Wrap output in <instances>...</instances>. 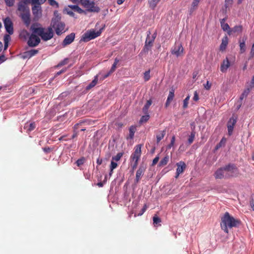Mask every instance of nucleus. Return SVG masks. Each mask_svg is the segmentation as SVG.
Segmentation results:
<instances>
[{
	"label": "nucleus",
	"mask_w": 254,
	"mask_h": 254,
	"mask_svg": "<svg viewBox=\"0 0 254 254\" xmlns=\"http://www.w3.org/2000/svg\"><path fill=\"white\" fill-rule=\"evenodd\" d=\"M238 174V169L236 165L229 163L217 169L214 175L216 179H226L231 177H237Z\"/></svg>",
	"instance_id": "nucleus-1"
},
{
	"label": "nucleus",
	"mask_w": 254,
	"mask_h": 254,
	"mask_svg": "<svg viewBox=\"0 0 254 254\" xmlns=\"http://www.w3.org/2000/svg\"><path fill=\"white\" fill-rule=\"evenodd\" d=\"M240 223V221L235 219L231 216L228 212L224 213L223 216L221 219V229L226 233H228L229 229L233 227H238Z\"/></svg>",
	"instance_id": "nucleus-2"
},
{
	"label": "nucleus",
	"mask_w": 254,
	"mask_h": 254,
	"mask_svg": "<svg viewBox=\"0 0 254 254\" xmlns=\"http://www.w3.org/2000/svg\"><path fill=\"white\" fill-rule=\"evenodd\" d=\"M38 24H33L31 26L30 30L32 31V34L30 35V43L31 40L34 39L36 43L33 46L38 45L40 42V39L38 36H41L44 32V28L42 27H38Z\"/></svg>",
	"instance_id": "nucleus-3"
},
{
	"label": "nucleus",
	"mask_w": 254,
	"mask_h": 254,
	"mask_svg": "<svg viewBox=\"0 0 254 254\" xmlns=\"http://www.w3.org/2000/svg\"><path fill=\"white\" fill-rule=\"evenodd\" d=\"M81 5L86 8V12L98 13L100 11V8L95 5L93 0H80Z\"/></svg>",
	"instance_id": "nucleus-4"
},
{
	"label": "nucleus",
	"mask_w": 254,
	"mask_h": 254,
	"mask_svg": "<svg viewBox=\"0 0 254 254\" xmlns=\"http://www.w3.org/2000/svg\"><path fill=\"white\" fill-rule=\"evenodd\" d=\"M103 28L100 29L99 30L96 32L94 29L90 30L86 32L82 36L80 41L87 42L90 40L95 39V38L99 36L102 32Z\"/></svg>",
	"instance_id": "nucleus-5"
},
{
	"label": "nucleus",
	"mask_w": 254,
	"mask_h": 254,
	"mask_svg": "<svg viewBox=\"0 0 254 254\" xmlns=\"http://www.w3.org/2000/svg\"><path fill=\"white\" fill-rule=\"evenodd\" d=\"M51 25L52 27V28L55 29L56 33L58 35H61L65 31L64 30L65 24L61 20L51 22Z\"/></svg>",
	"instance_id": "nucleus-6"
},
{
	"label": "nucleus",
	"mask_w": 254,
	"mask_h": 254,
	"mask_svg": "<svg viewBox=\"0 0 254 254\" xmlns=\"http://www.w3.org/2000/svg\"><path fill=\"white\" fill-rule=\"evenodd\" d=\"M4 26L6 32L9 34L13 33V23L9 17H6L3 20Z\"/></svg>",
	"instance_id": "nucleus-7"
},
{
	"label": "nucleus",
	"mask_w": 254,
	"mask_h": 254,
	"mask_svg": "<svg viewBox=\"0 0 254 254\" xmlns=\"http://www.w3.org/2000/svg\"><path fill=\"white\" fill-rule=\"evenodd\" d=\"M141 144H138L136 146L134 152L130 156V159L132 161H138L141 156Z\"/></svg>",
	"instance_id": "nucleus-8"
},
{
	"label": "nucleus",
	"mask_w": 254,
	"mask_h": 254,
	"mask_svg": "<svg viewBox=\"0 0 254 254\" xmlns=\"http://www.w3.org/2000/svg\"><path fill=\"white\" fill-rule=\"evenodd\" d=\"M53 35L54 33L52 28L49 27L47 32L45 31V29L44 30V32H43V34L41 37L43 40L47 41L51 39L53 37Z\"/></svg>",
	"instance_id": "nucleus-9"
},
{
	"label": "nucleus",
	"mask_w": 254,
	"mask_h": 254,
	"mask_svg": "<svg viewBox=\"0 0 254 254\" xmlns=\"http://www.w3.org/2000/svg\"><path fill=\"white\" fill-rule=\"evenodd\" d=\"M184 48L180 43H176L174 47L172 49L171 53L177 57L180 56L183 52Z\"/></svg>",
	"instance_id": "nucleus-10"
},
{
	"label": "nucleus",
	"mask_w": 254,
	"mask_h": 254,
	"mask_svg": "<svg viewBox=\"0 0 254 254\" xmlns=\"http://www.w3.org/2000/svg\"><path fill=\"white\" fill-rule=\"evenodd\" d=\"M33 14L36 18H40L42 15V7L40 5H34L32 7Z\"/></svg>",
	"instance_id": "nucleus-11"
},
{
	"label": "nucleus",
	"mask_w": 254,
	"mask_h": 254,
	"mask_svg": "<svg viewBox=\"0 0 254 254\" xmlns=\"http://www.w3.org/2000/svg\"><path fill=\"white\" fill-rule=\"evenodd\" d=\"M75 38V33H71L70 34L67 35L62 43V45L63 47H65L66 46L70 44L74 40Z\"/></svg>",
	"instance_id": "nucleus-12"
},
{
	"label": "nucleus",
	"mask_w": 254,
	"mask_h": 254,
	"mask_svg": "<svg viewBox=\"0 0 254 254\" xmlns=\"http://www.w3.org/2000/svg\"><path fill=\"white\" fill-rule=\"evenodd\" d=\"M145 170V168L143 166H140L136 173L135 179L134 183L135 184L138 183L141 177L143 175Z\"/></svg>",
	"instance_id": "nucleus-13"
},
{
	"label": "nucleus",
	"mask_w": 254,
	"mask_h": 254,
	"mask_svg": "<svg viewBox=\"0 0 254 254\" xmlns=\"http://www.w3.org/2000/svg\"><path fill=\"white\" fill-rule=\"evenodd\" d=\"M150 35L151 32L150 31H148L145 44L153 46L154 40L156 37V33H154L152 36H150Z\"/></svg>",
	"instance_id": "nucleus-14"
},
{
	"label": "nucleus",
	"mask_w": 254,
	"mask_h": 254,
	"mask_svg": "<svg viewBox=\"0 0 254 254\" xmlns=\"http://www.w3.org/2000/svg\"><path fill=\"white\" fill-rule=\"evenodd\" d=\"M236 120L233 118H231L229 119L227 123V128L228 134L231 135L232 134L234 127L236 123Z\"/></svg>",
	"instance_id": "nucleus-15"
},
{
	"label": "nucleus",
	"mask_w": 254,
	"mask_h": 254,
	"mask_svg": "<svg viewBox=\"0 0 254 254\" xmlns=\"http://www.w3.org/2000/svg\"><path fill=\"white\" fill-rule=\"evenodd\" d=\"M20 16L21 17L24 24L27 26H29L31 22L30 11L27 12L26 13H21Z\"/></svg>",
	"instance_id": "nucleus-16"
},
{
	"label": "nucleus",
	"mask_w": 254,
	"mask_h": 254,
	"mask_svg": "<svg viewBox=\"0 0 254 254\" xmlns=\"http://www.w3.org/2000/svg\"><path fill=\"white\" fill-rule=\"evenodd\" d=\"M18 10L21 13H26L29 12L30 10L29 7L26 5L24 2L20 1L18 4Z\"/></svg>",
	"instance_id": "nucleus-17"
},
{
	"label": "nucleus",
	"mask_w": 254,
	"mask_h": 254,
	"mask_svg": "<svg viewBox=\"0 0 254 254\" xmlns=\"http://www.w3.org/2000/svg\"><path fill=\"white\" fill-rule=\"evenodd\" d=\"M230 66V63L228 58L224 60L220 66V70L222 72H226L227 69Z\"/></svg>",
	"instance_id": "nucleus-18"
},
{
	"label": "nucleus",
	"mask_w": 254,
	"mask_h": 254,
	"mask_svg": "<svg viewBox=\"0 0 254 254\" xmlns=\"http://www.w3.org/2000/svg\"><path fill=\"white\" fill-rule=\"evenodd\" d=\"M152 46L144 44L143 48L139 54V57H143L144 55L148 54V52L151 51Z\"/></svg>",
	"instance_id": "nucleus-19"
},
{
	"label": "nucleus",
	"mask_w": 254,
	"mask_h": 254,
	"mask_svg": "<svg viewBox=\"0 0 254 254\" xmlns=\"http://www.w3.org/2000/svg\"><path fill=\"white\" fill-rule=\"evenodd\" d=\"M177 169L176 172H177L178 174L182 173L186 167V164L183 161L177 163Z\"/></svg>",
	"instance_id": "nucleus-20"
},
{
	"label": "nucleus",
	"mask_w": 254,
	"mask_h": 254,
	"mask_svg": "<svg viewBox=\"0 0 254 254\" xmlns=\"http://www.w3.org/2000/svg\"><path fill=\"white\" fill-rule=\"evenodd\" d=\"M228 44V38L227 36H224L222 39V43L220 46V50L224 51L225 50Z\"/></svg>",
	"instance_id": "nucleus-21"
},
{
	"label": "nucleus",
	"mask_w": 254,
	"mask_h": 254,
	"mask_svg": "<svg viewBox=\"0 0 254 254\" xmlns=\"http://www.w3.org/2000/svg\"><path fill=\"white\" fill-rule=\"evenodd\" d=\"M98 81V75L94 77V79L86 87V90H89L94 87L97 83Z\"/></svg>",
	"instance_id": "nucleus-22"
},
{
	"label": "nucleus",
	"mask_w": 254,
	"mask_h": 254,
	"mask_svg": "<svg viewBox=\"0 0 254 254\" xmlns=\"http://www.w3.org/2000/svg\"><path fill=\"white\" fill-rule=\"evenodd\" d=\"M36 127V125L35 123H30L25 124L24 128L26 129L28 131H31L33 130Z\"/></svg>",
	"instance_id": "nucleus-23"
},
{
	"label": "nucleus",
	"mask_w": 254,
	"mask_h": 254,
	"mask_svg": "<svg viewBox=\"0 0 254 254\" xmlns=\"http://www.w3.org/2000/svg\"><path fill=\"white\" fill-rule=\"evenodd\" d=\"M69 7L72 10L77 11L79 13H86V11L81 9L77 5H70Z\"/></svg>",
	"instance_id": "nucleus-24"
},
{
	"label": "nucleus",
	"mask_w": 254,
	"mask_h": 254,
	"mask_svg": "<svg viewBox=\"0 0 254 254\" xmlns=\"http://www.w3.org/2000/svg\"><path fill=\"white\" fill-rule=\"evenodd\" d=\"M169 160V156L168 155H166L159 162L158 164V166L159 167H162L165 166L167 164Z\"/></svg>",
	"instance_id": "nucleus-25"
},
{
	"label": "nucleus",
	"mask_w": 254,
	"mask_h": 254,
	"mask_svg": "<svg viewBox=\"0 0 254 254\" xmlns=\"http://www.w3.org/2000/svg\"><path fill=\"white\" fill-rule=\"evenodd\" d=\"M152 104V100L149 99L147 101L146 104L142 109V112L144 114H147L148 109Z\"/></svg>",
	"instance_id": "nucleus-26"
},
{
	"label": "nucleus",
	"mask_w": 254,
	"mask_h": 254,
	"mask_svg": "<svg viewBox=\"0 0 254 254\" xmlns=\"http://www.w3.org/2000/svg\"><path fill=\"white\" fill-rule=\"evenodd\" d=\"M242 26L241 25L235 26L233 29L231 30H229L228 32L229 35H230L232 32L236 33L239 32L241 33L242 31Z\"/></svg>",
	"instance_id": "nucleus-27"
},
{
	"label": "nucleus",
	"mask_w": 254,
	"mask_h": 254,
	"mask_svg": "<svg viewBox=\"0 0 254 254\" xmlns=\"http://www.w3.org/2000/svg\"><path fill=\"white\" fill-rule=\"evenodd\" d=\"M136 127L134 126H131L129 128V135L127 137V139H132L134 137V133L136 131Z\"/></svg>",
	"instance_id": "nucleus-28"
},
{
	"label": "nucleus",
	"mask_w": 254,
	"mask_h": 254,
	"mask_svg": "<svg viewBox=\"0 0 254 254\" xmlns=\"http://www.w3.org/2000/svg\"><path fill=\"white\" fill-rule=\"evenodd\" d=\"M200 0H193L191 4V6L189 10L190 14H191L192 12L196 9Z\"/></svg>",
	"instance_id": "nucleus-29"
},
{
	"label": "nucleus",
	"mask_w": 254,
	"mask_h": 254,
	"mask_svg": "<svg viewBox=\"0 0 254 254\" xmlns=\"http://www.w3.org/2000/svg\"><path fill=\"white\" fill-rule=\"evenodd\" d=\"M10 36L9 34H5L4 36L3 40H4V50H5L7 48L8 45V43H9V41H10Z\"/></svg>",
	"instance_id": "nucleus-30"
},
{
	"label": "nucleus",
	"mask_w": 254,
	"mask_h": 254,
	"mask_svg": "<svg viewBox=\"0 0 254 254\" xmlns=\"http://www.w3.org/2000/svg\"><path fill=\"white\" fill-rule=\"evenodd\" d=\"M166 134V131L165 130L160 131L158 134L156 135V142L158 143L161 139L163 138Z\"/></svg>",
	"instance_id": "nucleus-31"
},
{
	"label": "nucleus",
	"mask_w": 254,
	"mask_h": 254,
	"mask_svg": "<svg viewBox=\"0 0 254 254\" xmlns=\"http://www.w3.org/2000/svg\"><path fill=\"white\" fill-rule=\"evenodd\" d=\"M160 0H149L148 4L149 7L152 9H154Z\"/></svg>",
	"instance_id": "nucleus-32"
},
{
	"label": "nucleus",
	"mask_w": 254,
	"mask_h": 254,
	"mask_svg": "<svg viewBox=\"0 0 254 254\" xmlns=\"http://www.w3.org/2000/svg\"><path fill=\"white\" fill-rule=\"evenodd\" d=\"M54 17L52 18L51 22L61 20V17L58 11H54Z\"/></svg>",
	"instance_id": "nucleus-33"
},
{
	"label": "nucleus",
	"mask_w": 254,
	"mask_h": 254,
	"mask_svg": "<svg viewBox=\"0 0 254 254\" xmlns=\"http://www.w3.org/2000/svg\"><path fill=\"white\" fill-rule=\"evenodd\" d=\"M150 116L147 113V114H145L144 116L141 117L139 120V123L142 124L143 123L146 122L149 119Z\"/></svg>",
	"instance_id": "nucleus-34"
},
{
	"label": "nucleus",
	"mask_w": 254,
	"mask_h": 254,
	"mask_svg": "<svg viewBox=\"0 0 254 254\" xmlns=\"http://www.w3.org/2000/svg\"><path fill=\"white\" fill-rule=\"evenodd\" d=\"M195 135V131H193L191 132L190 135L189 137L188 140V142L189 144H190L193 142L194 139Z\"/></svg>",
	"instance_id": "nucleus-35"
},
{
	"label": "nucleus",
	"mask_w": 254,
	"mask_h": 254,
	"mask_svg": "<svg viewBox=\"0 0 254 254\" xmlns=\"http://www.w3.org/2000/svg\"><path fill=\"white\" fill-rule=\"evenodd\" d=\"M119 60H118L117 58H116L115 59L114 64H113V65L111 67V68L110 70V73H113V72H114V71L115 70V69L116 68L117 65L119 63Z\"/></svg>",
	"instance_id": "nucleus-36"
},
{
	"label": "nucleus",
	"mask_w": 254,
	"mask_h": 254,
	"mask_svg": "<svg viewBox=\"0 0 254 254\" xmlns=\"http://www.w3.org/2000/svg\"><path fill=\"white\" fill-rule=\"evenodd\" d=\"M249 92H250V90L248 88L244 91V92L242 93V94H241V95L240 97V100L241 102H242V101L243 100V99L245 97H246L248 95Z\"/></svg>",
	"instance_id": "nucleus-37"
},
{
	"label": "nucleus",
	"mask_w": 254,
	"mask_h": 254,
	"mask_svg": "<svg viewBox=\"0 0 254 254\" xmlns=\"http://www.w3.org/2000/svg\"><path fill=\"white\" fill-rule=\"evenodd\" d=\"M245 40H243L242 42H240V51L242 53L246 51Z\"/></svg>",
	"instance_id": "nucleus-38"
},
{
	"label": "nucleus",
	"mask_w": 254,
	"mask_h": 254,
	"mask_svg": "<svg viewBox=\"0 0 254 254\" xmlns=\"http://www.w3.org/2000/svg\"><path fill=\"white\" fill-rule=\"evenodd\" d=\"M174 89L173 88L169 91V94L167 98V100L172 101L174 97Z\"/></svg>",
	"instance_id": "nucleus-39"
},
{
	"label": "nucleus",
	"mask_w": 254,
	"mask_h": 254,
	"mask_svg": "<svg viewBox=\"0 0 254 254\" xmlns=\"http://www.w3.org/2000/svg\"><path fill=\"white\" fill-rule=\"evenodd\" d=\"M190 98V96L188 95L187 97L183 101V107L184 109H186L188 107L189 101Z\"/></svg>",
	"instance_id": "nucleus-40"
},
{
	"label": "nucleus",
	"mask_w": 254,
	"mask_h": 254,
	"mask_svg": "<svg viewBox=\"0 0 254 254\" xmlns=\"http://www.w3.org/2000/svg\"><path fill=\"white\" fill-rule=\"evenodd\" d=\"M123 153H118L116 156L112 157V160L114 161H118L121 159V157L123 156Z\"/></svg>",
	"instance_id": "nucleus-41"
},
{
	"label": "nucleus",
	"mask_w": 254,
	"mask_h": 254,
	"mask_svg": "<svg viewBox=\"0 0 254 254\" xmlns=\"http://www.w3.org/2000/svg\"><path fill=\"white\" fill-rule=\"evenodd\" d=\"M69 59L68 58H65L64 60L60 62L57 65V67H61L63 65H64L67 64L68 62Z\"/></svg>",
	"instance_id": "nucleus-42"
},
{
	"label": "nucleus",
	"mask_w": 254,
	"mask_h": 254,
	"mask_svg": "<svg viewBox=\"0 0 254 254\" xmlns=\"http://www.w3.org/2000/svg\"><path fill=\"white\" fill-rule=\"evenodd\" d=\"M221 26L222 29L224 31H228V32L229 30H230V28L228 24H227V23L222 24Z\"/></svg>",
	"instance_id": "nucleus-43"
},
{
	"label": "nucleus",
	"mask_w": 254,
	"mask_h": 254,
	"mask_svg": "<svg viewBox=\"0 0 254 254\" xmlns=\"http://www.w3.org/2000/svg\"><path fill=\"white\" fill-rule=\"evenodd\" d=\"M153 224L155 225H157L159 223L161 222V219L159 218L157 216L155 215L153 217Z\"/></svg>",
	"instance_id": "nucleus-44"
},
{
	"label": "nucleus",
	"mask_w": 254,
	"mask_h": 254,
	"mask_svg": "<svg viewBox=\"0 0 254 254\" xmlns=\"http://www.w3.org/2000/svg\"><path fill=\"white\" fill-rule=\"evenodd\" d=\"M150 70H148L147 71H146L144 73V79L145 81H148L150 79Z\"/></svg>",
	"instance_id": "nucleus-45"
},
{
	"label": "nucleus",
	"mask_w": 254,
	"mask_h": 254,
	"mask_svg": "<svg viewBox=\"0 0 254 254\" xmlns=\"http://www.w3.org/2000/svg\"><path fill=\"white\" fill-rule=\"evenodd\" d=\"M118 166V164L115 162L114 161L112 160L111 162V165L110 166V169L112 170H114L116 169Z\"/></svg>",
	"instance_id": "nucleus-46"
},
{
	"label": "nucleus",
	"mask_w": 254,
	"mask_h": 254,
	"mask_svg": "<svg viewBox=\"0 0 254 254\" xmlns=\"http://www.w3.org/2000/svg\"><path fill=\"white\" fill-rule=\"evenodd\" d=\"M84 162H85V158L84 157H82L81 158L78 159L76 161V163L78 166H80L83 165L84 164Z\"/></svg>",
	"instance_id": "nucleus-47"
},
{
	"label": "nucleus",
	"mask_w": 254,
	"mask_h": 254,
	"mask_svg": "<svg viewBox=\"0 0 254 254\" xmlns=\"http://www.w3.org/2000/svg\"><path fill=\"white\" fill-rule=\"evenodd\" d=\"M31 43H30V37H29V39L28 40V41H27V44L30 47H35L36 46H37V45H35V46H33V45L35 44V43H36V42L35 41V40L34 39H32L31 40Z\"/></svg>",
	"instance_id": "nucleus-48"
},
{
	"label": "nucleus",
	"mask_w": 254,
	"mask_h": 254,
	"mask_svg": "<svg viewBox=\"0 0 254 254\" xmlns=\"http://www.w3.org/2000/svg\"><path fill=\"white\" fill-rule=\"evenodd\" d=\"M28 52H29L30 56L31 58L32 57L35 56L38 53V50H35V49H32V50L28 51Z\"/></svg>",
	"instance_id": "nucleus-49"
},
{
	"label": "nucleus",
	"mask_w": 254,
	"mask_h": 254,
	"mask_svg": "<svg viewBox=\"0 0 254 254\" xmlns=\"http://www.w3.org/2000/svg\"><path fill=\"white\" fill-rule=\"evenodd\" d=\"M48 1L51 5L59 7V3L55 0H48Z\"/></svg>",
	"instance_id": "nucleus-50"
},
{
	"label": "nucleus",
	"mask_w": 254,
	"mask_h": 254,
	"mask_svg": "<svg viewBox=\"0 0 254 254\" xmlns=\"http://www.w3.org/2000/svg\"><path fill=\"white\" fill-rule=\"evenodd\" d=\"M225 144V141H223V139L220 141L219 143H218L215 146V150H218L222 146H224Z\"/></svg>",
	"instance_id": "nucleus-51"
},
{
	"label": "nucleus",
	"mask_w": 254,
	"mask_h": 254,
	"mask_svg": "<svg viewBox=\"0 0 254 254\" xmlns=\"http://www.w3.org/2000/svg\"><path fill=\"white\" fill-rule=\"evenodd\" d=\"M175 141V136H172L171 140L170 143L168 145L167 148L168 149L171 148L174 144Z\"/></svg>",
	"instance_id": "nucleus-52"
},
{
	"label": "nucleus",
	"mask_w": 254,
	"mask_h": 254,
	"mask_svg": "<svg viewBox=\"0 0 254 254\" xmlns=\"http://www.w3.org/2000/svg\"><path fill=\"white\" fill-rule=\"evenodd\" d=\"M6 4L8 6H12L14 4L15 0H4Z\"/></svg>",
	"instance_id": "nucleus-53"
},
{
	"label": "nucleus",
	"mask_w": 254,
	"mask_h": 254,
	"mask_svg": "<svg viewBox=\"0 0 254 254\" xmlns=\"http://www.w3.org/2000/svg\"><path fill=\"white\" fill-rule=\"evenodd\" d=\"M22 57L23 59H29L31 58L30 56V54H29V53L28 51H26V52H25L23 53L22 55Z\"/></svg>",
	"instance_id": "nucleus-54"
},
{
	"label": "nucleus",
	"mask_w": 254,
	"mask_h": 254,
	"mask_svg": "<svg viewBox=\"0 0 254 254\" xmlns=\"http://www.w3.org/2000/svg\"><path fill=\"white\" fill-rule=\"evenodd\" d=\"M159 159V157L158 155H157L153 160L152 166H154L155 165H156L157 163V162H158Z\"/></svg>",
	"instance_id": "nucleus-55"
},
{
	"label": "nucleus",
	"mask_w": 254,
	"mask_h": 254,
	"mask_svg": "<svg viewBox=\"0 0 254 254\" xmlns=\"http://www.w3.org/2000/svg\"><path fill=\"white\" fill-rule=\"evenodd\" d=\"M31 3L35 5H41L43 3H41L40 0H31Z\"/></svg>",
	"instance_id": "nucleus-56"
},
{
	"label": "nucleus",
	"mask_w": 254,
	"mask_h": 254,
	"mask_svg": "<svg viewBox=\"0 0 254 254\" xmlns=\"http://www.w3.org/2000/svg\"><path fill=\"white\" fill-rule=\"evenodd\" d=\"M147 209L146 205H144L143 208L141 209V211L140 213H138V216H141L146 211Z\"/></svg>",
	"instance_id": "nucleus-57"
},
{
	"label": "nucleus",
	"mask_w": 254,
	"mask_h": 254,
	"mask_svg": "<svg viewBox=\"0 0 254 254\" xmlns=\"http://www.w3.org/2000/svg\"><path fill=\"white\" fill-rule=\"evenodd\" d=\"M233 0H225V5L226 7H228L229 5L232 4Z\"/></svg>",
	"instance_id": "nucleus-58"
},
{
	"label": "nucleus",
	"mask_w": 254,
	"mask_h": 254,
	"mask_svg": "<svg viewBox=\"0 0 254 254\" xmlns=\"http://www.w3.org/2000/svg\"><path fill=\"white\" fill-rule=\"evenodd\" d=\"M199 99L198 95L197 93V91H195L194 93V96L193 97V100L195 101H198Z\"/></svg>",
	"instance_id": "nucleus-59"
},
{
	"label": "nucleus",
	"mask_w": 254,
	"mask_h": 254,
	"mask_svg": "<svg viewBox=\"0 0 254 254\" xmlns=\"http://www.w3.org/2000/svg\"><path fill=\"white\" fill-rule=\"evenodd\" d=\"M133 164L131 165L132 169L133 170H134L136 168L137 165H138V161H134Z\"/></svg>",
	"instance_id": "nucleus-60"
},
{
	"label": "nucleus",
	"mask_w": 254,
	"mask_h": 254,
	"mask_svg": "<svg viewBox=\"0 0 254 254\" xmlns=\"http://www.w3.org/2000/svg\"><path fill=\"white\" fill-rule=\"evenodd\" d=\"M66 71V68L63 69L56 73L55 76H58Z\"/></svg>",
	"instance_id": "nucleus-61"
},
{
	"label": "nucleus",
	"mask_w": 254,
	"mask_h": 254,
	"mask_svg": "<svg viewBox=\"0 0 254 254\" xmlns=\"http://www.w3.org/2000/svg\"><path fill=\"white\" fill-rule=\"evenodd\" d=\"M210 87H211V84H209V82L207 81L206 84L204 85V88L206 90H209L210 88Z\"/></svg>",
	"instance_id": "nucleus-62"
},
{
	"label": "nucleus",
	"mask_w": 254,
	"mask_h": 254,
	"mask_svg": "<svg viewBox=\"0 0 254 254\" xmlns=\"http://www.w3.org/2000/svg\"><path fill=\"white\" fill-rule=\"evenodd\" d=\"M84 122H80L79 123H77L76 124H75L74 126V129L75 130V129H77L78 127V126L81 125V124H82L83 123H84Z\"/></svg>",
	"instance_id": "nucleus-63"
},
{
	"label": "nucleus",
	"mask_w": 254,
	"mask_h": 254,
	"mask_svg": "<svg viewBox=\"0 0 254 254\" xmlns=\"http://www.w3.org/2000/svg\"><path fill=\"white\" fill-rule=\"evenodd\" d=\"M5 61V57L4 55H1L0 56V64L2 63Z\"/></svg>",
	"instance_id": "nucleus-64"
}]
</instances>
